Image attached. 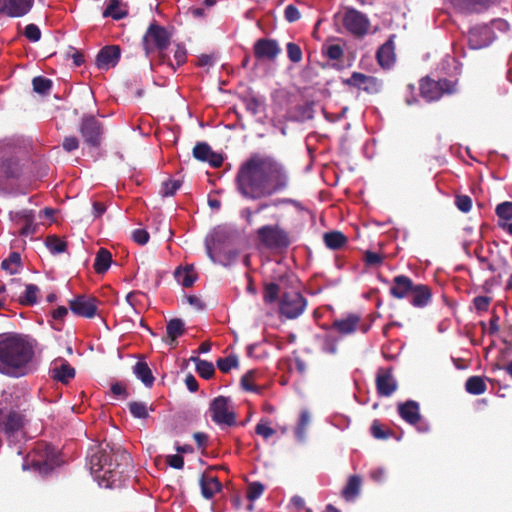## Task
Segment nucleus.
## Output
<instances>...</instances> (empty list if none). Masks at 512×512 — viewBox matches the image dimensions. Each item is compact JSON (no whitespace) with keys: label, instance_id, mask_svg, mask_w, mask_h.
Masks as SVG:
<instances>
[{"label":"nucleus","instance_id":"16","mask_svg":"<svg viewBox=\"0 0 512 512\" xmlns=\"http://www.w3.org/2000/svg\"><path fill=\"white\" fill-rule=\"evenodd\" d=\"M193 157L201 162H207L214 168H219L223 164V157L221 154L214 152L210 145L206 142H198L192 151Z\"/></svg>","mask_w":512,"mask_h":512},{"label":"nucleus","instance_id":"60","mask_svg":"<svg viewBox=\"0 0 512 512\" xmlns=\"http://www.w3.org/2000/svg\"><path fill=\"white\" fill-rule=\"evenodd\" d=\"M300 16V12L296 6L292 4L286 6L284 10V17L288 22H295L300 19Z\"/></svg>","mask_w":512,"mask_h":512},{"label":"nucleus","instance_id":"32","mask_svg":"<svg viewBox=\"0 0 512 512\" xmlns=\"http://www.w3.org/2000/svg\"><path fill=\"white\" fill-rule=\"evenodd\" d=\"M120 0H108L107 7L103 11V17H111L114 20H121L128 15L127 10L120 8Z\"/></svg>","mask_w":512,"mask_h":512},{"label":"nucleus","instance_id":"3","mask_svg":"<svg viewBox=\"0 0 512 512\" xmlns=\"http://www.w3.org/2000/svg\"><path fill=\"white\" fill-rule=\"evenodd\" d=\"M34 356V345L26 335L0 334V373L9 377H22Z\"/></svg>","mask_w":512,"mask_h":512},{"label":"nucleus","instance_id":"42","mask_svg":"<svg viewBox=\"0 0 512 512\" xmlns=\"http://www.w3.org/2000/svg\"><path fill=\"white\" fill-rule=\"evenodd\" d=\"M495 214L498 222H506L512 220V201L499 203L495 208Z\"/></svg>","mask_w":512,"mask_h":512},{"label":"nucleus","instance_id":"19","mask_svg":"<svg viewBox=\"0 0 512 512\" xmlns=\"http://www.w3.org/2000/svg\"><path fill=\"white\" fill-rule=\"evenodd\" d=\"M33 4L34 0H4L0 13L13 18L22 17L30 12Z\"/></svg>","mask_w":512,"mask_h":512},{"label":"nucleus","instance_id":"44","mask_svg":"<svg viewBox=\"0 0 512 512\" xmlns=\"http://www.w3.org/2000/svg\"><path fill=\"white\" fill-rule=\"evenodd\" d=\"M238 364L239 362L236 355H229L224 358H219L216 361L218 369L223 373H228L232 368H236Z\"/></svg>","mask_w":512,"mask_h":512},{"label":"nucleus","instance_id":"50","mask_svg":"<svg viewBox=\"0 0 512 512\" xmlns=\"http://www.w3.org/2000/svg\"><path fill=\"white\" fill-rule=\"evenodd\" d=\"M364 262L367 266H379L383 263L384 257L380 253H376L370 250L364 253Z\"/></svg>","mask_w":512,"mask_h":512},{"label":"nucleus","instance_id":"11","mask_svg":"<svg viewBox=\"0 0 512 512\" xmlns=\"http://www.w3.org/2000/svg\"><path fill=\"white\" fill-rule=\"evenodd\" d=\"M342 23L345 29L357 38L365 36L370 27L368 17L354 8H348L344 12Z\"/></svg>","mask_w":512,"mask_h":512},{"label":"nucleus","instance_id":"8","mask_svg":"<svg viewBox=\"0 0 512 512\" xmlns=\"http://www.w3.org/2000/svg\"><path fill=\"white\" fill-rule=\"evenodd\" d=\"M209 412L212 421L220 426L231 427L236 425V413L229 397L218 396L214 398L209 405Z\"/></svg>","mask_w":512,"mask_h":512},{"label":"nucleus","instance_id":"45","mask_svg":"<svg viewBox=\"0 0 512 512\" xmlns=\"http://www.w3.org/2000/svg\"><path fill=\"white\" fill-rule=\"evenodd\" d=\"M182 182L180 180L168 179L162 183L160 194L163 197L173 196L177 190L181 187Z\"/></svg>","mask_w":512,"mask_h":512},{"label":"nucleus","instance_id":"64","mask_svg":"<svg viewBox=\"0 0 512 512\" xmlns=\"http://www.w3.org/2000/svg\"><path fill=\"white\" fill-rule=\"evenodd\" d=\"M491 299L487 296H477L474 298L473 303L477 311H487Z\"/></svg>","mask_w":512,"mask_h":512},{"label":"nucleus","instance_id":"5","mask_svg":"<svg viewBox=\"0 0 512 512\" xmlns=\"http://www.w3.org/2000/svg\"><path fill=\"white\" fill-rule=\"evenodd\" d=\"M29 466L41 476H48L60 466L61 460L58 451L45 442L37 443L28 459Z\"/></svg>","mask_w":512,"mask_h":512},{"label":"nucleus","instance_id":"25","mask_svg":"<svg viewBox=\"0 0 512 512\" xmlns=\"http://www.w3.org/2000/svg\"><path fill=\"white\" fill-rule=\"evenodd\" d=\"M201 494L205 499H211L222 490V483L216 476L202 474L199 480Z\"/></svg>","mask_w":512,"mask_h":512},{"label":"nucleus","instance_id":"54","mask_svg":"<svg viewBox=\"0 0 512 512\" xmlns=\"http://www.w3.org/2000/svg\"><path fill=\"white\" fill-rule=\"evenodd\" d=\"M24 36L31 42H37L41 38V31L36 24H28L24 29Z\"/></svg>","mask_w":512,"mask_h":512},{"label":"nucleus","instance_id":"6","mask_svg":"<svg viewBox=\"0 0 512 512\" xmlns=\"http://www.w3.org/2000/svg\"><path fill=\"white\" fill-rule=\"evenodd\" d=\"M256 237L267 249H286L291 244L289 233L278 224L261 226L256 231Z\"/></svg>","mask_w":512,"mask_h":512},{"label":"nucleus","instance_id":"36","mask_svg":"<svg viewBox=\"0 0 512 512\" xmlns=\"http://www.w3.org/2000/svg\"><path fill=\"white\" fill-rule=\"evenodd\" d=\"M284 204H290V205H293V206L301 209V204L297 200H294L291 198H277V199L271 200L270 202L259 203L258 206L256 207L255 213H260L263 210H265L271 206L279 207L280 205H284Z\"/></svg>","mask_w":512,"mask_h":512},{"label":"nucleus","instance_id":"33","mask_svg":"<svg viewBox=\"0 0 512 512\" xmlns=\"http://www.w3.org/2000/svg\"><path fill=\"white\" fill-rule=\"evenodd\" d=\"M465 389L469 394L481 395L486 392L487 385L481 376H471L466 380Z\"/></svg>","mask_w":512,"mask_h":512},{"label":"nucleus","instance_id":"41","mask_svg":"<svg viewBox=\"0 0 512 512\" xmlns=\"http://www.w3.org/2000/svg\"><path fill=\"white\" fill-rule=\"evenodd\" d=\"M280 293V287L278 284L271 282L267 283L264 286V292H263V301L266 304H272L276 302L279 298Z\"/></svg>","mask_w":512,"mask_h":512},{"label":"nucleus","instance_id":"46","mask_svg":"<svg viewBox=\"0 0 512 512\" xmlns=\"http://www.w3.org/2000/svg\"><path fill=\"white\" fill-rule=\"evenodd\" d=\"M256 376L255 370H249L247 371L242 377H241V386L245 391L249 392H258L257 386L253 383Z\"/></svg>","mask_w":512,"mask_h":512},{"label":"nucleus","instance_id":"15","mask_svg":"<svg viewBox=\"0 0 512 512\" xmlns=\"http://www.w3.org/2000/svg\"><path fill=\"white\" fill-rule=\"evenodd\" d=\"M254 56L259 60H274L280 54L281 48L275 39L260 38L253 46Z\"/></svg>","mask_w":512,"mask_h":512},{"label":"nucleus","instance_id":"39","mask_svg":"<svg viewBox=\"0 0 512 512\" xmlns=\"http://www.w3.org/2000/svg\"><path fill=\"white\" fill-rule=\"evenodd\" d=\"M52 84V80L43 76H36L32 79L33 90L41 95L49 94Z\"/></svg>","mask_w":512,"mask_h":512},{"label":"nucleus","instance_id":"24","mask_svg":"<svg viewBox=\"0 0 512 512\" xmlns=\"http://www.w3.org/2000/svg\"><path fill=\"white\" fill-rule=\"evenodd\" d=\"M394 42L390 38L383 45H381L376 52V59L378 64L384 68H390L395 62Z\"/></svg>","mask_w":512,"mask_h":512},{"label":"nucleus","instance_id":"23","mask_svg":"<svg viewBox=\"0 0 512 512\" xmlns=\"http://www.w3.org/2000/svg\"><path fill=\"white\" fill-rule=\"evenodd\" d=\"M186 332L185 323L180 318H173L167 322L166 337L163 341L170 346L174 347L177 344V339Z\"/></svg>","mask_w":512,"mask_h":512},{"label":"nucleus","instance_id":"28","mask_svg":"<svg viewBox=\"0 0 512 512\" xmlns=\"http://www.w3.org/2000/svg\"><path fill=\"white\" fill-rule=\"evenodd\" d=\"M362 479L358 475H351L343 488L341 495L346 501H354L360 494Z\"/></svg>","mask_w":512,"mask_h":512},{"label":"nucleus","instance_id":"2","mask_svg":"<svg viewBox=\"0 0 512 512\" xmlns=\"http://www.w3.org/2000/svg\"><path fill=\"white\" fill-rule=\"evenodd\" d=\"M91 474L105 488L120 487L133 469L130 454L109 443L91 446L87 453Z\"/></svg>","mask_w":512,"mask_h":512},{"label":"nucleus","instance_id":"49","mask_svg":"<svg viewBox=\"0 0 512 512\" xmlns=\"http://www.w3.org/2000/svg\"><path fill=\"white\" fill-rule=\"evenodd\" d=\"M264 485L261 482L255 481L248 484L246 496L249 501L258 499L264 492Z\"/></svg>","mask_w":512,"mask_h":512},{"label":"nucleus","instance_id":"10","mask_svg":"<svg viewBox=\"0 0 512 512\" xmlns=\"http://www.w3.org/2000/svg\"><path fill=\"white\" fill-rule=\"evenodd\" d=\"M455 92V83L447 79L435 81L429 77L420 81V95L427 102L437 101L444 94Z\"/></svg>","mask_w":512,"mask_h":512},{"label":"nucleus","instance_id":"21","mask_svg":"<svg viewBox=\"0 0 512 512\" xmlns=\"http://www.w3.org/2000/svg\"><path fill=\"white\" fill-rule=\"evenodd\" d=\"M410 303L416 308L426 307L432 299V290L424 284H414V288L410 294Z\"/></svg>","mask_w":512,"mask_h":512},{"label":"nucleus","instance_id":"63","mask_svg":"<svg viewBox=\"0 0 512 512\" xmlns=\"http://www.w3.org/2000/svg\"><path fill=\"white\" fill-rule=\"evenodd\" d=\"M111 392L116 397H120L122 399H126L129 396L126 386L121 382L113 383L111 385Z\"/></svg>","mask_w":512,"mask_h":512},{"label":"nucleus","instance_id":"62","mask_svg":"<svg viewBox=\"0 0 512 512\" xmlns=\"http://www.w3.org/2000/svg\"><path fill=\"white\" fill-rule=\"evenodd\" d=\"M37 225L34 223V219L28 218L27 222L23 223L19 234L21 236H29L36 233Z\"/></svg>","mask_w":512,"mask_h":512},{"label":"nucleus","instance_id":"29","mask_svg":"<svg viewBox=\"0 0 512 512\" xmlns=\"http://www.w3.org/2000/svg\"><path fill=\"white\" fill-rule=\"evenodd\" d=\"M112 263V254L106 248H100L95 256L93 268L97 274H104Z\"/></svg>","mask_w":512,"mask_h":512},{"label":"nucleus","instance_id":"26","mask_svg":"<svg viewBox=\"0 0 512 512\" xmlns=\"http://www.w3.org/2000/svg\"><path fill=\"white\" fill-rule=\"evenodd\" d=\"M462 13L481 12L487 9L493 0H450Z\"/></svg>","mask_w":512,"mask_h":512},{"label":"nucleus","instance_id":"43","mask_svg":"<svg viewBox=\"0 0 512 512\" xmlns=\"http://www.w3.org/2000/svg\"><path fill=\"white\" fill-rule=\"evenodd\" d=\"M128 408L131 415L137 419H147L149 412L147 405L144 402L132 401L128 403Z\"/></svg>","mask_w":512,"mask_h":512},{"label":"nucleus","instance_id":"20","mask_svg":"<svg viewBox=\"0 0 512 512\" xmlns=\"http://www.w3.org/2000/svg\"><path fill=\"white\" fill-rule=\"evenodd\" d=\"M414 288L413 280L406 275H397L393 278V286L390 288V295L396 299H404L410 296Z\"/></svg>","mask_w":512,"mask_h":512},{"label":"nucleus","instance_id":"53","mask_svg":"<svg viewBox=\"0 0 512 512\" xmlns=\"http://www.w3.org/2000/svg\"><path fill=\"white\" fill-rule=\"evenodd\" d=\"M455 205L461 212L468 213L472 208V199L468 195H457Z\"/></svg>","mask_w":512,"mask_h":512},{"label":"nucleus","instance_id":"58","mask_svg":"<svg viewBox=\"0 0 512 512\" xmlns=\"http://www.w3.org/2000/svg\"><path fill=\"white\" fill-rule=\"evenodd\" d=\"M344 51L338 44L329 45L325 50V55L331 60H339L342 58Z\"/></svg>","mask_w":512,"mask_h":512},{"label":"nucleus","instance_id":"17","mask_svg":"<svg viewBox=\"0 0 512 512\" xmlns=\"http://www.w3.org/2000/svg\"><path fill=\"white\" fill-rule=\"evenodd\" d=\"M121 49L118 45H108L100 49L96 57V65L101 70L115 67L120 59Z\"/></svg>","mask_w":512,"mask_h":512},{"label":"nucleus","instance_id":"13","mask_svg":"<svg viewBox=\"0 0 512 512\" xmlns=\"http://www.w3.org/2000/svg\"><path fill=\"white\" fill-rule=\"evenodd\" d=\"M377 394L381 397L391 396L398 388L392 368H379L375 379Z\"/></svg>","mask_w":512,"mask_h":512},{"label":"nucleus","instance_id":"34","mask_svg":"<svg viewBox=\"0 0 512 512\" xmlns=\"http://www.w3.org/2000/svg\"><path fill=\"white\" fill-rule=\"evenodd\" d=\"M1 268L14 275L19 272L21 268V256L18 252H12L9 256L1 262Z\"/></svg>","mask_w":512,"mask_h":512},{"label":"nucleus","instance_id":"35","mask_svg":"<svg viewBox=\"0 0 512 512\" xmlns=\"http://www.w3.org/2000/svg\"><path fill=\"white\" fill-rule=\"evenodd\" d=\"M45 245L52 254H60L66 251L67 242L57 235H49L45 239Z\"/></svg>","mask_w":512,"mask_h":512},{"label":"nucleus","instance_id":"1","mask_svg":"<svg viewBox=\"0 0 512 512\" xmlns=\"http://www.w3.org/2000/svg\"><path fill=\"white\" fill-rule=\"evenodd\" d=\"M235 183L244 198L259 200L286 190L290 177L286 167L273 157L254 154L240 165Z\"/></svg>","mask_w":512,"mask_h":512},{"label":"nucleus","instance_id":"55","mask_svg":"<svg viewBox=\"0 0 512 512\" xmlns=\"http://www.w3.org/2000/svg\"><path fill=\"white\" fill-rule=\"evenodd\" d=\"M10 218L18 224H23L28 221V218L34 219L32 210H21L17 212H10Z\"/></svg>","mask_w":512,"mask_h":512},{"label":"nucleus","instance_id":"14","mask_svg":"<svg viewBox=\"0 0 512 512\" xmlns=\"http://www.w3.org/2000/svg\"><path fill=\"white\" fill-rule=\"evenodd\" d=\"M344 84L363 90L369 94H376L381 89V81L376 77L369 76L360 72H353L350 78L344 81Z\"/></svg>","mask_w":512,"mask_h":512},{"label":"nucleus","instance_id":"48","mask_svg":"<svg viewBox=\"0 0 512 512\" xmlns=\"http://www.w3.org/2000/svg\"><path fill=\"white\" fill-rule=\"evenodd\" d=\"M371 434L374 438L385 440L392 435L391 430H385L379 420H374L370 428Z\"/></svg>","mask_w":512,"mask_h":512},{"label":"nucleus","instance_id":"31","mask_svg":"<svg viewBox=\"0 0 512 512\" xmlns=\"http://www.w3.org/2000/svg\"><path fill=\"white\" fill-rule=\"evenodd\" d=\"M133 372L136 375L138 379L142 381V383L147 386L151 387L154 383V376L152 374L151 369L149 368L148 364L144 361H138L133 367Z\"/></svg>","mask_w":512,"mask_h":512},{"label":"nucleus","instance_id":"40","mask_svg":"<svg viewBox=\"0 0 512 512\" xmlns=\"http://www.w3.org/2000/svg\"><path fill=\"white\" fill-rule=\"evenodd\" d=\"M39 292V288L35 284L26 285L25 293L22 297L19 298V302L25 306H33L37 303V294Z\"/></svg>","mask_w":512,"mask_h":512},{"label":"nucleus","instance_id":"7","mask_svg":"<svg viewBox=\"0 0 512 512\" xmlns=\"http://www.w3.org/2000/svg\"><path fill=\"white\" fill-rule=\"evenodd\" d=\"M83 142L90 148H99L105 134V126L96 116L85 114L82 116L78 128Z\"/></svg>","mask_w":512,"mask_h":512},{"label":"nucleus","instance_id":"52","mask_svg":"<svg viewBox=\"0 0 512 512\" xmlns=\"http://www.w3.org/2000/svg\"><path fill=\"white\" fill-rule=\"evenodd\" d=\"M174 60L175 64L173 63V65L175 69H172L173 71H176L178 67L182 66L186 62L187 51L183 45H176V49L174 51Z\"/></svg>","mask_w":512,"mask_h":512},{"label":"nucleus","instance_id":"9","mask_svg":"<svg viewBox=\"0 0 512 512\" xmlns=\"http://www.w3.org/2000/svg\"><path fill=\"white\" fill-rule=\"evenodd\" d=\"M307 306L306 298L299 292H285L279 299V314L286 319H296Z\"/></svg>","mask_w":512,"mask_h":512},{"label":"nucleus","instance_id":"56","mask_svg":"<svg viewBox=\"0 0 512 512\" xmlns=\"http://www.w3.org/2000/svg\"><path fill=\"white\" fill-rule=\"evenodd\" d=\"M255 433L264 439H268L275 434V430L268 426L267 422L261 420L255 427Z\"/></svg>","mask_w":512,"mask_h":512},{"label":"nucleus","instance_id":"4","mask_svg":"<svg viewBox=\"0 0 512 512\" xmlns=\"http://www.w3.org/2000/svg\"><path fill=\"white\" fill-rule=\"evenodd\" d=\"M171 37V34L164 26H161L156 20H153L143 35L141 43L146 56L157 51L159 62L161 64H167L171 69H175L173 62L165 53V50L171 43Z\"/></svg>","mask_w":512,"mask_h":512},{"label":"nucleus","instance_id":"61","mask_svg":"<svg viewBox=\"0 0 512 512\" xmlns=\"http://www.w3.org/2000/svg\"><path fill=\"white\" fill-rule=\"evenodd\" d=\"M132 238L136 243L145 245L149 241L150 236L149 233L144 229H135L132 232Z\"/></svg>","mask_w":512,"mask_h":512},{"label":"nucleus","instance_id":"12","mask_svg":"<svg viewBox=\"0 0 512 512\" xmlns=\"http://www.w3.org/2000/svg\"><path fill=\"white\" fill-rule=\"evenodd\" d=\"M97 302L95 297L78 295L69 301V308L77 316L93 318L97 313Z\"/></svg>","mask_w":512,"mask_h":512},{"label":"nucleus","instance_id":"18","mask_svg":"<svg viewBox=\"0 0 512 512\" xmlns=\"http://www.w3.org/2000/svg\"><path fill=\"white\" fill-rule=\"evenodd\" d=\"M361 317L357 314H349L346 318L337 319L333 321L332 328L338 331L340 334L348 335L354 333L357 329H361L363 333H366L369 326L362 325L360 327Z\"/></svg>","mask_w":512,"mask_h":512},{"label":"nucleus","instance_id":"51","mask_svg":"<svg viewBox=\"0 0 512 512\" xmlns=\"http://www.w3.org/2000/svg\"><path fill=\"white\" fill-rule=\"evenodd\" d=\"M322 351L327 354L334 355L337 353V339L331 335H326L322 343Z\"/></svg>","mask_w":512,"mask_h":512},{"label":"nucleus","instance_id":"59","mask_svg":"<svg viewBox=\"0 0 512 512\" xmlns=\"http://www.w3.org/2000/svg\"><path fill=\"white\" fill-rule=\"evenodd\" d=\"M80 142L78 138L74 135L67 136L63 139L62 147L63 149L70 153L79 148Z\"/></svg>","mask_w":512,"mask_h":512},{"label":"nucleus","instance_id":"30","mask_svg":"<svg viewBox=\"0 0 512 512\" xmlns=\"http://www.w3.org/2000/svg\"><path fill=\"white\" fill-rule=\"evenodd\" d=\"M323 241L327 248L332 250H338L346 245L348 239L344 233L340 231L326 232L323 235Z\"/></svg>","mask_w":512,"mask_h":512},{"label":"nucleus","instance_id":"57","mask_svg":"<svg viewBox=\"0 0 512 512\" xmlns=\"http://www.w3.org/2000/svg\"><path fill=\"white\" fill-rule=\"evenodd\" d=\"M244 104L248 112H250L252 115H256L259 112V108L261 107L262 102L258 98L252 96L244 98Z\"/></svg>","mask_w":512,"mask_h":512},{"label":"nucleus","instance_id":"37","mask_svg":"<svg viewBox=\"0 0 512 512\" xmlns=\"http://www.w3.org/2000/svg\"><path fill=\"white\" fill-rule=\"evenodd\" d=\"M175 278L179 284H181L185 288H188L194 284L197 277L192 269L185 268L176 269Z\"/></svg>","mask_w":512,"mask_h":512},{"label":"nucleus","instance_id":"47","mask_svg":"<svg viewBox=\"0 0 512 512\" xmlns=\"http://www.w3.org/2000/svg\"><path fill=\"white\" fill-rule=\"evenodd\" d=\"M288 59L293 63H300L303 58L301 47L293 42H289L286 45Z\"/></svg>","mask_w":512,"mask_h":512},{"label":"nucleus","instance_id":"27","mask_svg":"<svg viewBox=\"0 0 512 512\" xmlns=\"http://www.w3.org/2000/svg\"><path fill=\"white\" fill-rule=\"evenodd\" d=\"M51 377L61 382L62 384H68L75 377V369L67 362L63 361L60 365H55L50 369Z\"/></svg>","mask_w":512,"mask_h":512},{"label":"nucleus","instance_id":"22","mask_svg":"<svg viewBox=\"0 0 512 512\" xmlns=\"http://www.w3.org/2000/svg\"><path fill=\"white\" fill-rule=\"evenodd\" d=\"M398 413L403 420L411 425H416L421 420L419 404L414 400H407L398 405Z\"/></svg>","mask_w":512,"mask_h":512},{"label":"nucleus","instance_id":"38","mask_svg":"<svg viewBox=\"0 0 512 512\" xmlns=\"http://www.w3.org/2000/svg\"><path fill=\"white\" fill-rule=\"evenodd\" d=\"M192 359L196 362V371L200 377L208 380L214 376L215 368L211 362L199 358Z\"/></svg>","mask_w":512,"mask_h":512}]
</instances>
